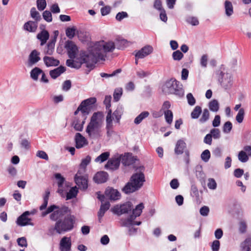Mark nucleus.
<instances>
[{
  "label": "nucleus",
  "mask_w": 251,
  "mask_h": 251,
  "mask_svg": "<svg viewBox=\"0 0 251 251\" xmlns=\"http://www.w3.org/2000/svg\"><path fill=\"white\" fill-rule=\"evenodd\" d=\"M116 48V45L112 41L100 40L91 43L87 51H82L80 53L79 57L75 60L68 59L66 65L71 68L79 69L83 63L87 67L93 66L97 62L104 61L107 57V54L112 52Z\"/></svg>",
  "instance_id": "nucleus-1"
},
{
  "label": "nucleus",
  "mask_w": 251,
  "mask_h": 251,
  "mask_svg": "<svg viewBox=\"0 0 251 251\" xmlns=\"http://www.w3.org/2000/svg\"><path fill=\"white\" fill-rule=\"evenodd\" d=\"M83 172L78 170L75 176V181L79 189L85 190L88 187V178L86 175H84Z\"/></svg>",
  "instance_id": "nucleus-11"
},
{
  "label": "nucleus",
  "mask_w": 251,
  "mask_h": 251,
  "mask_svg": "<svg viewBox=\"0 0 251 251\" xmlns=\"http://www.w3.org/2000/svg\"><path fill=\"white\" fill-rule=\"evenodd\" d=\"M65 47L67 50L68 54L71 59H74L76 57V55L78 53V50L75 44L72 41H67L65 43Z\"/></svg>",
  "instance_id": "nucleus-13"
},
{
  "label": "nucleus",
  "mask_w": 251,
  "mask_h": 251,
  "mask_svg": "<svg viewBox=\"0 0 251 251\" xmlns=\"http://www.w3.org/2000/svg\"><path fill=\"white\" fill-rule=\"evenodd\" d=\"M50 10L53 14H57L60 12V8L57 3L53 4L50 7Z\"/></svg>",
  "instance_id": "nucleus-64"
},
{
  "label": "nucleus",
  "mask_w": 251,
  "mask_h": 251,
  "mask_svg": "<svg viewBox=\"0 0 251 251\" xmlns=\"http://www.w3.org/2000/svg\"><path fill=\"white\" fill-rule=\"evenodd\" d=\"M241 251H251V238H247L240 244Z\"/></svg>",
  "instance_id": "nucleus-31"
},
{
  "label": "nucleus",
  "mask_w": 251,
  "mask_h": 251,
  "mask_svg": "<svg viewBox=\"0 0 251 251\" xmlns=\"http://www.w3.org/2000/svg\"><path fill=\"white\" fill-rule=\"evenodd\" d=\"M165 118L166 122L168 124H171L173 121V114L172 111H166L164 112Z\"/></svg>",
  "instance_id": "nucleus-47"
},
{
  "label": "nucleus",
  "mask_w": 251,
  "mask_h": 251,
  "mask_svg": "<svg viewBox=\"0 0 251 251\" xmlns=\"http://www.w3.org/2000/svg\"><path fill=\"white\" fill-rule=\"evenodd\" d=\"M110 206V204L109 202H106L101 204L100 210L98 213V216L100 221L104 215L105 212L109 208Z\"/></svg>",
  "instance_id": "nucleus-32"
},
{
  "label": "nucleus",
  "mask_w": 251,
  "mask_h": 251,
  "mask_svg": "<svg viewBox=\"0 0 251 251\" xmlns=\"http://www.w3.org/2000/svg\"><path fill=\"white\" fill-rule=\"evenodd\" d=\"M172 57L174 60L179 61L183 57V54L180 50H177L173 53Z\"/></svg>",
  "instance_id": "nucleus-51"
},
{
  "label": "nucleus",
  "mask_w": 251,
  "mask_h": 251,
  "mask_svg": "<svg viewBox=\"0 0 251 251\" xmlns=\"http://www.w3.org/2000/svg\"><path fill=\"white\" fill-rule=\"evenodd\" d=\"M50 195V192L49 191V190H47L45 191V194L43 198V200H44L43 203L39 207V209L41 211H43V210L46 209L48 203V200L49 199Z\"/></svg>",
  "instance_id": "nucleus-36"
},
{
  "label": "nucleus",
  "mask_w": 251,
  "mask_h": 251,
  "mask_svg": "<svg viewBox=\"0 0 251 251\" xmlns=\"http://www.w3.org/2000/svg\"><path fill=\"white\" fill-rule=\"evenodd\" d=\"M149 115V113L147 111H144L140 113L135 119L134 123L136 125L140 124L142 121Z\"/></svg>",
  "instance_id": "nucleus-37"
},
{
  "label": "nucleus",
  "mask_w": 251,
  "mask_h": 251,
  "mask_svg": "<svg viewBox=\"0 0 251 251\" xmlns=\"http://www.w3.org/2000/svg\"><path fill=\"white\" fill-rule=\"evenodd\" d=\"M76 28L75 26H73L72 27H68L66 29V35L70 39H72L75 34Z\"/></svg>",
  "instance_id": "nucleus-41"
},
{
  "label": "nucleus",
  "mask_w": 251,
  "mask_h": 251,
  "mask_svg": "<svg viewBox=\"0 0 251 251\" xmlns=\"http://www.w3.org/2000/svg\"><path fill=\"white\" fill-rule=\"evenodd\" d=\"M185 148L186 143L182 140H179L176 144L175 152L176 154H181Z\"/></svg>",
  "instance_id": "nucleus-30"
},
{
  "label": "nucleus",
  "mask_w": 251,
  "mask_h": 251,
  "mask_svg": "<svg viewBox=\"0 0 251 251\" xmlns=\"http://www.w3.org/2000/svg\"><path fill=\"white\" fill-rule=\"evenodd\" d=\"M72 86L71 81L70 80L65 81L62 84V90L67 91L71 88Z\"/></svg>",
  "instance_id": "nucleus-62"
},
{
  "label": "nucleus",
  "mask_w": 251,
  "mask_h": 251,
  "mask_svg": "<svg viewBox=\"0 0 251 251\" xmlns=\"http://www.w3.org/2000/svg\"><path fill=\"white\" fill-rule=\"evenodd\" d=\"M108 174L105 172L97 173L94 177V181L98 183H102L106 182L108 179Z\"/></svg>",
  "instance_id": "nucleus-23"
},
{
  "label": "nucleus",
  "mask_w": 251,
  "mask_h": 251,
  "mask_svg": "<svg viewBox=\"0 0 251 251\" xmlns=\"http://www.w3.org/2000/svg\"><path fill=\"white\" fill-rule=\"evenodd\" d=\"M220 247V241L215 240H214L211 244V247L212 251H219Z\"/></svg>",
  "instance_id": "nucleus-56"
},
{
  "label": "nucleus",
  "mask_w": 251,
  "mask_h": 251,
  "mask_svg": "<svg viewBox=\"0 0 251 251\" xmlns=\"http://www.w3.org/2000/svg\"><path fill=\"white\" fill-rule=\"evenodd\" d=\"M210 152L208 150H204L201 154V157L204 162H207L210 158Z\"/></svg>",
  "instance_id": "nucleus-46"
},
{
  "label": "nucleus",
  "mask_w": 251,
  "mask_h": 251,
  "mask_svg": "<svg viewBox=\"0 0 251 251\" xmlns=\"http://www.w3.org/2000/svg\"><path fill=\"white\" fill-rule=\"evenodd\" d=\"M247 229V224L245 221H241L239 224V230L242 233H245Z\"/></svg>",
  "instance_id": "nucleus-59"
},
{
  "label": "nucleus",
  "mask_w": 251,
  "mask_h": 251,
  "mask_svg": "<svg viewBox=\"0 0 251 251\" xmlns=\"http://www.w3.org/2000/svg\"><path fill=\"white\" fill-rule=\"evenodd\" d=\"M207 60L208 56L206 54H203L200 60L201 65L203 68H206L207 67Z\"/></svg>",
  "instance_id": "nucleus-60"
},
{
  "label": "nucleus",
  "mask_w": 251,
  "mask_h": 251,
  "mask_svg": "<svg viewBox=\"0 0 251 251\" xmlns=\"http://www.w3.org/2000/svg\"><path fill=\"white\" fill-rule=\"evenodd\" d=\"M186 98L188 103L190 105L192 106L195 104L196 100L191 93H188L186 96Z\"/></svg>",
  "instance_id": "nucleus-57"
},
{
  "label": "nucleus",
  "mask_w": 251,
  "mask_h": 251,
  "mask_svg": "<svg viewBox=\"0 0 251 251\" xmlns=\"http://www.w3.org/2000/svg\"><path fill=\"white\" fill-rule=\"evenodd\" d=\"M210 114L207 109H204L201 118L199 119V122L201 124H203L207 122L209 119Z\"/></svg>",
  "instance_id": "nucleus-38"
},
{
  "label": "nucleus",
  "mask_w": 251,
  "mask_h": 251,
  "mask_svg": "<svg viewBox=\"0 0 251 251\" xmlns=\"http://www.w3.org/2000/svg\"><path fill=\"white\" fill-rule=\"evenodd\" d=\"M66 71L65 67L60 66L58 67L50 70L49 72L50 77L53 79H56Z\"/></svg>",
  "instance_id": "nucleus-24"
},
{
  "label": "nucleus",
  "mask_w": 251,
  "mask_h": 251,
  "mask_svg": "<svg viewBox=\"0 0 251 251\" xmlns=\"http://www.w3.org/2000/svg\"><path fill=\"white\" fill-rule=\"evenodd\" d=\"M110 156V153L106 151L102 153L95 159V162L99 163H102L107 160Z\"/></svg>",
  "instance_id": "nucleus-34"
},
{
  "label": "nucleus",
  "mask_w": 251,
  "mask_h": 251,
  "mask_svg": "<svg viewBox=\"0 0 251 251\" xmlns=\"http://www.w3.org/2000/svg\"><path fill=\"white\" fill-rule=\"evenodd\" d=\"M77 194V190L76 187H72L67 193L66 199L70 200L73 199L76 196Z\"/></svg>",
  "instance_id": "nucleus-42"
},
{
  "label": "nucleus",
  "mask_w": 251,
  "mask_h": 251,
  "mask_svg": "<svg viewBox=\"0 0 251 251\" xmlns=\"http://www.w3.org/2000/svg\"><path fill=\"white\" fill-rule=\"evenodd\" d=\"M97 100L94 97L88 98L83 100L78 106V110H81L82 115L86 118L94 106Z\"/></svg>",
  "instance_id": "nucleus-10"
},
{
  "label": "nucleus",
  "mask_w": 251,
  "mask_h": 251,
  "mask_svg": "<svg viewBox=\"0 0 251 251\" xmlns=\"http://www.w3.org/2000/svg\"><path fill=\"white\" fill-rule=\"evenodd\" d=\"M56 42V38L51 39L47 44L45 48L44 52L49 55H51L54 50V46Z\"/></svg>",
  "instance_id": "nucleus-26"
},
{
  "label": "nucleus",
  "mask_w": 251,
  "mask_h": 251,
  "mask_svg": "<svg viewBox=\"0 0 251 251\" xmlns=\"http://www.w3.org/2000/svg\"><path fill=\"white\" fill-rule=\"evenodd\" d=\"M132 208L133 206L131 202L128 201L120 206L117 205L115 206L113 209V212L119 215L128 213V211H131Z\"/></svg>",
  "instance_id": "nucleus-14"
},
{
  "label": "nucleus",
  "mask_w": 251,
  "mask_h": 251,
  "mask_svg": "<svg viewBox=\"0 0 251 251\" xmlns=\"http://www.w3.org/2000/svg\"><path fill=\"white\" fill-rule=\"evenodd\" d=\"M91 161V157L89 156H87L86 158L82 160L81 163L80 165L81 169L80 170L81 172H84L86 167L88 165Z\"/></svg>",
  "instance_id": "nucleus-44"
},
{
  "label": "nucleus",
  "mask_w": 251,
  "mask_h": 251,
  "mask_svg": "<svg viewBox=\"0 0 251 251\" xmlns=\"http://www.w3.org/2000/svg\"><path fill=\"white\" fill-rule=\"evenodd\" d=\"M250 157H251V146H245L243 150L239 152L238 159L241 162L245 163L249 160Z\"/></svg>",
  "instance_id": "nucleus-12"
},
{
  "label": "nucleus",
  "mask_w": 251,
  "mask_h": 251,
  "mask_svg": "<svg viewBox=\"0 0 251 251\" xmlns=\"http://www.w3.org/2000/svg\"><path fill=\"white\" fill-rule=\"evenodd\" d=\"M43 60L44 64L47 67H56L60 64L59 60L50 55L45 56Z\"/></svg>",
  "instance_id": "nucleus-21"
},
{
  "label": "nucleus",
  "mask_w": 251,
  "mask_h": 251,
  "mask_svg": "<svg viewBox=\"0 0 251 251\" xmlns=\"http://www.w3.org/2000/svg\"><path fill=\"white\" fill-rule=\"evenodd\" d=\"M153 7L159 11L164 9L162 7V2L160 0H155L153 4Z\"/></svg>",
  "instance_id": "nucleus-63"
},
{
  "label": "nucleus",
  "mask_w": 251,
  "mask_h": 251,
  "mask_svg": "<svg viewBox=\"0 0 251 251\" xmlns=\"http://www.w3.org/2000/svg\"><path fill=\"white\" fill-rule=\"evenodd\" d=\"M29 214L30 213L28 211H25L23 213L17 218L16 221L17 224L21 226L27 225H33L31 223V219L28 217Z\"/></svg>",
  "instance_id": "nucleus-16"
},
{
  "label": "nucleus",
  "mask_w": 251,
  "mask_h": 251,
  "mask_svg": "<svg viewBox=\"0 0 251 251\" xmlns=\"http://www.w3.org/2000/svg\"><path fill=\"white\" fill-rule=\"evenodd\" d=\"M145 168L140 166L136 169V172L132 175L130 180L123 188V191L126 194L134 192L140 189L145 182V176L144 174Z\"/></svg>",
  "instance_id": "nucleus-2"
},
{
  "label": "nucleus",
  "mask_w": 251,
  "mask_h": 251,
  "mask_svg": "<svg viewBox=\"0 0 251 251\" xmlns=\"http://www.w3.org/2000/svg\"><path fill=\"white\" fill-rule=\"evenodd\" d=\"M85 119L86 117H84L83 120L81 121L77 118L75 119L73 123V126L74 128L77 131H81L83 129Z\"/></svg>",
  "instance_id": "nucleus-33"
},
{
  "label": "nucleus",
  "mask_w": 251,
  "mask_h": 251,
  "mask_svg": "<svg viewBox=\"0 0 251 251\" xmlns=\"http://www.w3.org/2000/svg\"><path fill=\"white\" fill-rule=\"evenodd\" d=\"M40 52L37 50H32L28 56L27 66L31 67L40 60Z\"/></svg>",
  "instance_id": "nucleus-19"
},
{
  "label": "nucleus",
  "mask_w": 251,
  "mask_h": 251,
  "mask_svg": "<svg viewBox=\"0 0 251 251\" xmlns=\"http://www.w3.org/2000/svg\"><path fill=\"white\" fill-rule=\"evenodd\" d=\"M209 212V208L207 206H203L200 208V213L203 216H207Z\"/></svg>",
  "instance_id": "nucleus-61"
},
{
  "label": "nucleus",
  "mask_w": 251,
  "mask_h": 251,
  "mask_svg": "<svg viewBox=\"0 0 251 251\" xmlns=\"http://www.w3.org/2000/svg\"><path fill=\"white\" fill-rule=\"evenodd\" d=\"M122 114L123 109L121 107H118L112 114L111 109H109L106 117V126L109 125L114 127V124L119 123Z\"/></svg>",
  "instance_id": "nucleus-9"
},
{
  "label": "nucleus",
  "mask_w": 251,
  "mask_h": 251,
  "mask_svg": "<svg viewBox=\"0 0 251 251\" xmlns=\"http://www.w3.org/2000/svg\"><path fill=\"white\" fill-rule=\"evenodd\" d=\"M232 123L229 121H227L225 123L223 126V132L226 133H228L232 129Z\"/></svg>",
  "instance_id": "nucleus-52"
},
{
  "label": "nucleus",
  "mask_w": 251,
  "mask_h": 251,
  "mask_svg": "<svg viewBox=\"0 0 251 251\" xmlns=\"http://www.w3.org/2000/svg\"><path fill=\"white\" fill-rule=\"evenodd\" d=\"M218 80L222 88L230 89L233 83V77L230 70L222 66L217 72Z\"/></svg>",
  "instance_id": "nucleus-5"
},
{
  "label": "nucleus",
  "mask_w": 251,
  "mask_h": 251,
  "mask_svg": "<svg viewBox=\"0 0 251 251\" xmlns=\"http://www.w3.org/2000/svg\"><path fill=\"white\" fill-rule=\"evenodd\" d=\"M49 36L48 31L46 30H43L37 34V38L41 41L40 45L43 46L46 44L49 38Z\"/></svg>",
  "instance_id": "nucleus-27"
},
{
  "label": "nucleus",
  "mask_w": 251,
  "mask_h": 251,
  "mask_svg": "<svg viewBox=\"0 0 251 251\" xmlns=\"http://www.w3.org/2000/svg\"><path fill=\"white\" fill-rule=\"evenodd\" d=\"M210 134L212 135V138L213 137L215 139H217L220 138L221 134L220 130L218 128H213L210 131Z\"/></svg>",
  "instance_id": "nucleus-55"
},
{
  "label": "nucleus",
  "mask_w": 251,
  "mask_h": 251,
  "mask_svg": "<svg viewBox=\"0 0 251 251\" xmlns=\"http://www.w3.org/2000/svg\"><path fill=\"white\" fill-rule=\"evenodd\" d=\"M209 108L213 112H216L219 110V104L218 101L216 100H213L209 103Z\"/></svg>",
  "instance_id": "nucleus-40"
},
{
  "label": "nucleus",
  "mask_w": 251,
  "mask_h": 251,
  "mask_svg": "<svg viewBox=\"0 0 251 251\" xmlns=\"http://www.w3.org/2000/svg\"><path fill=\"white\" fill-rule=\"evenodd\" d=\"M105 196L111 201H117L121 198V193L112 187H108L105 191Z\"/></svg>",
  "instance_id": "nucleus-15"
},
{
  "label": "nucleus",
  "mask_w": 251,
  "mask_h": 251,
  "mask_svg": "<svg viewBox=\"0 0 251 251\" xmlns=\"http://www.w3.org/2000/svg\"><path fill=\"white\" fill-rule=\"evenodd\" d=\"M70 209L66 206L59 207L54 204L51 205L48 207L45 211H42V217H45L48 214L51 213L50 215V219L52 221H57L59 218L69 214Z\"/></svg>",
  "instance_id": "nucleus-4"
},
{
  "label": "nucleus",
  "mask_w": 251,
  "mask_h": 251,
  "mask_svg": "<svg viewBox=\"0 0 251 251\" xmlns=\"http://www.w3.org/2000/svg\"><path fill=\"white\" fill-rule=\"evenodd\" d=\"M103 122V114L102 112L93 113L86 129V132L90 138H97L101 136Z\"/></svg>",
  "instance_id": "nucleus-3"
},
{
  "label": "nucleus",
  "mask_w": 251,
  "mask_h": 251,
  "mask_svg": "<svg viewBox=\"0 0 251 251\" xmlns=\"http://www.w3.org/2000/svg\"><path fill=\"white\" fill-rule=\"evenodd\" d=\"M186 21L188 23L195 26L198 25L199 24V22L197 18L193 16L188 17L187 18Z\"/></svg>",
  "instance_id": "nucleus-53"
},
{
  "label": "nucleus",
  "mask_w": 251,
  "mask_h": 251,
  "mask_svg": "<svg viewBox=\"0 0 251 251\" xmlns=\"http://www.w3.org/2000/svg\"><path fill=\"white\" fill-rule=\"evenodd\" d=\"M71 238L64 236L60 241L59 250L60 251H71Z\"/></svg>",
  "instance_id": "nucleus-18"
},
{
  "label": "nucleus",
  "mask_w": 251,
  "mask_h": 251,
  "mask_svg": "<svg viewBox=\"0 0 251 251\" xmlns=\"http://www.w3.org/2000/svg\"><path fill=\"white\" fill-rule=\"evenodd\" d=\"M43 73V71L38 67H35L30 72V76L34 80L37 81L38 76Z\"/></svg>",
  "instance_id": "nucleus-35"
},
{
  "label": "nucleus",
  "mask_w": 251,
  "mask_h": 251,
  "mask_svg": "<svg viewBox=\"0 0 251 251\" xmlns=\"http://www.w3.org/2000/svg\"><path fill=\"white\" fill-rule=\"evenodd\" d=\"M55 178L57 180V184L58 186V193L60 195H63V190L62 189L63 184L65 181V178L59 173H56L54 175Z\"/></svg>",
  "instance_id": "nucleus-28"
},
{
  "label": "nucleus",
  "mask_w": 251,
  "mask_h": 251,
  "mask_svg": "<svg viewBox=\"0 0 251 251\" xmlns=\"http://www.w3.org/2000/svg\"><path fill=\"white\" fill-rule=\"evenodd\" d=\"M38 26L37 22L31 21H28L24 25V30L30 32H34L36 31Z\"/></svg>",
  "instance_id": "nucleus-25"
},
{
  "label": "nucleus",
  "mask_w": 251,
  "mask_h": 251,
  "mask_svg": "<svg viewBox=\"0 0 251 251\" xmlns=\"http://www.w3.org/2000/svg\"><path fill=\"white\" fill-rule=\"evenodd\" d=\"M153 48L150 45H147L138 50L135 54L136 59H142L151 53L153 51Z\"/></svg>",
  "instance_id": "nucleus-17"
},
{
  "label": "nucleus",
  "mask_w": 251,
  "mask_h": 251,
  "mask_svg": "<svg viewBox=\"0 0 251 251\" xmlns=\"http://www.w3.org/2000/svg\"><path fill=\"white\" fill-rule=\"evenodd\" d=\"M75 222V217L70 212L65 216L63 220H58L56 222L54 229L59 234L71 230L74 227Z\"/></svg>",
  "instance_id": "nucleus-6"
},
{
  "label": "nucleus",
  "mask_w": 251,
  "mask_h": 251,
  "mask_svg": "<svg viewBox=\"0 0 251 251\" xmlns=\"http://www.w3.org/2000/svg\"><path fill=\"white\" fill-rule=\"evenodd\" d=\"M225 14L227 17H230L233 14V7L231 2L226 0L224 2Z\"/></svg>",
  "instance_id": "nucleus-29"
},
{
  "label": "nucleus",
  "mask_w": 251,
  "mask_h": 251,
  "mask_svg": "<svg viewBox=\"0 0 251 251\" xmlns=\"http://www.w3.org/2000/svg\"><path fill=\"white\" fill-rule=\"evenodd\" d=\"M122 92H123L122 89L121 88H117L115 90V92L113 94V97H114V100L116 101H117L120 100V99L122 95Z\"/></svg>",
  "instance_id": "nucleus-54"
},
{
  "label": "nucleus",
  "mask_w": 251,
  "mask_h": 251,
  "mask_svg": "<svg viewBox=\"0 0 251 251\" xmlns=\"http://www.w3.org/2000/svg\"><path fill=\"white\" fill-rule=\"evenodd\" d=\"M144 207V206L143 203H140L137 205L135 208L133 209L132 215L123 221V225L127 227H130L133 225H140L141 224V222H135L134 220L137 217H139L141 215Z\"/></svg>",
  "instance_id": "nucleus-8"
},
{
  "label": "nucleus",
  "mask_w": 251,
  "mask_h": 251,
  "mask_svg": "<svg viewBox=\"0 0 251 251\" xmlns=\"http://www.w3.org/2000/svg\"><path fill=\"white\" fill-rule=\"evenodd\" d=\"M128 14L126 12L122 11L117 14L116 19L118 21H122L123 19L127 18Z\"/></svg>",
  "instance_id": "nucleus-58"
},
{
  "label": "nucleus",
  "mask_w": 251,
  "mask_h": 251,
  "mask_svg": "<svg viewBox=\"0 0 251 251\" xmlns=\"http://www.w3.org/2000/svg\"><path fill=\"white\" fill-rule=\"evenodd\" d=\"M202 112L201 108L200 106H196L191 113L192 119H198Z\"/></svg>",
  "instance_id": "nucleus-39"
},
{
  "label": "nucleus",
  "mask_w": 251,
  "mask_h": 251,
  "mask_svg": "<svg viewBox=\"0 0 251 251\" xmlns=\"http://www.w3.org/2000/svg\"><path fill=\"white\" fill-rule=\"evenodd\" d=\"M207 186L209 189L215 190L217 186L215 180L212 178H208L207 180Z\"/></svg>",
  "instance_id": "nucleus-49"
},
{
  "label": "nucleus",
  "mask_w": 251,
  "mask_h": 251,
  "mask_svg": "<svg viewBox=\"0 0 251 251\" xmlns=\"http://www.w3.org/2000/svg\"><path fill=\"white\" fill-rule=\"evenodd\" d=\"M162 89L165 94H174L179 96L183 95L182 85L179 81L174 79L167 81L163 85Z\"/></svg>",
  "instance_id": "nucleus-7"
},
{
  "label": "nucleus",
  "mask_w": 251,
  "mask_h": 251,
  "mask_svg": "<svg viewBox=\"0 0 251 251\" xmlns=\"http://www.w3.org/2000/svg\"><path fill=\"white\" fill-rule=\"evenodd\" d=\"M245 115V111L243 108H240L236 116V120L240 124L243 122Z\"/></svg>",
  "instance_id": "nucleus-45"
},
{
  "label": "nucleus",
  "mask_w": 251,
  "mask_h": 251,
  "mask_svg": "<svg viewBox=\"0 0 251 251\" xmlns=\"http://www.w3.org/2000/svg\"><path fill=\"white\" fill-rule=\"evenodd\" d=\"M42 16L43 19L47 22L50 23L52 21V14L50 11H44Z\"/></svg>",
  "instance_id": "nucleus-48"
},
{
  "label": "nucleus",
  "mask_w": 251,
  "mask_h": 251,
  "mask_svg": "<svg viewBox=\"0 0 251 251\" xmlns=\"http://www.w3.org/2000/svg\"><path fill=\"white\" fill-rule=\"evenodd\" d=\"M37 7L39 11L44 10L47 6V2L46 0H37Z\"/></svg>",
  "instance_id": "nucleus-50"
},
{
  "label": "nucleus",
  "mask_w": 251,
  "mask_h": 251,
  "mask_svg": "<svg viewBox=\"0 0 251 251\" xmlns=\"http://www.w3.org/2000/svg\"><path fill=\"white\" fill-rule=\"evenodd\" d=\"M75 147L77 149H80L88 144L86 139L80 133H76L75 135Z\"/></svg>",
  "instance_id": "nucleus-22"
},
{
  "label": "nucleus",
  "mask_w": 251,
  "mask_h": 251,
  "mask_svg": "<svg viewBox=\"0 0 251 251\" xmlns=\"http://www.w3.org/2000/svg\"><path fill=\"white\" fill-rule=\"evenodd\" d=\"M30 15L31 17L34 19L36 22H38L41 19L40 13L36 11L35 8L33 7L30 10Z\"/></svg>",
  "instance_id": "nucleus-43"
},
{
  "label": "nucleus",
  "mask_w": 251,
  "mask_h": 251,
  "mask_svg": "<svg viewBox=\"0 0 251 251\" xmlns=\"http://www.w3.org/2000/svg\"><path fill=\"white\" fill-rule=\"evenodd\" d=\"M120 163V159L118 158H112L108 160L105 165V168L111 171L118 169Z\"/></svg>",
  "instance_id": "nucleus-20"
}]
</instances>
